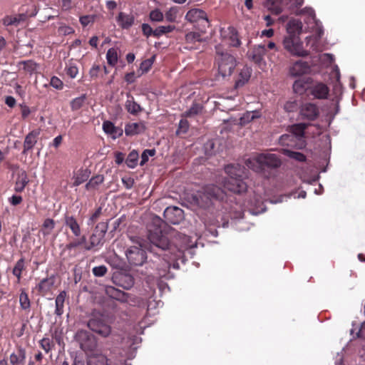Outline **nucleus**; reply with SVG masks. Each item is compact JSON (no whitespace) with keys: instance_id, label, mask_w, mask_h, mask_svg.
<instances>
[{"instance_id":"39448f33","label":"nucleus","mask_w":365,"mask_h":365,"mask_svg":"<svg viewBox=\"0 0 365 365\" xmlns=\"http://www.w3.org/2000/svg\"><path fill=\"white\" fill-rule=\"evenodd\" d=\"M302 13L307 15L306 22L309 24V28L314 33L312 36L306 38L307 46H309L313 51H317L319 48V40L324 33L322 25L316 19L315 12L313 9L306 7L302 10Z\"/></svg>"},{"instance_id":"2eb2a0df","label":"nucleus","mask_w":365,"mask_h":365,"mask_svg":"<svg viewBox=\"0 0 365 365\" xmlns=\"http://www.w3.org/2000/svg\"><path fill=\"white\" fill-rule=\"evenodd\" d=\"M168 223L178 225L184 219V212L182 209L173 206L168 207L163 213Z\"/></svg>"},{"instance_id":"72a5a7b5","label":"nucleus","mask_w":365,"mask_h":365,"mask_svg":"<svg viewBox=\"0 0 365 365\" xmlns=\"http://www.w3.org/2000/svg\"><path fill=\"white\" fill-rule=\"evenodd\" d=\"M28 182L29 179L25 171H21L17 175L14 187L15 190L16 192H22L24 190L26 185L28 184Z\"/></svg>"},{"instance_id":"ddd939ff","label":"nucleus","mask_w":365,"mask_h":365,"mask_svg":"<svg viewBox=\"0 0 365 365\" xmlns=\"http://www.w3.org/2000/svg\"><path fill=\"white\" fill-rule=\"evenodd\" d=\"M105 292L109 297L122 302H127L130 304H135V303L134 297L113 286H106L105 287Z\"/></svg>"},{"instance_id":"7ed1b4c3","label":"nucleus","mask_w":365,"mask_h":365,"mask_svg":"<svg viewBox=\"0 0 365 365\" xmlns=\"http://www.w3.org/2000/svg\"><path fill=\"white\" fill-rule=\"evenodd\" d=\"M248 168L260 173L264 167L277 168L282 164L279 158L274 153H260L247 158L245 161Z\"/></svg>"},{"instance_id":"69168bd1","label":"nucleus","mask_w":365,"mask_h":365,"mask_svg":"<svg viewBox=\"0 0 365 365\" xmlns=\"http://www.w3.org/2000/svg\"><path fill=\"white\" fill-rule=\"evenodd\" d=\"M41 348L48 353L52 347V342L48 338H43L40 341Z\"/></svg>"},{"instance_id":"c756f323","label":"nucleus","mask_w":365,"mask_h":365,"mask_svg":"<svg viewBox=\"0 0 365 365\" xmlns=\"http://www.w3.org/2000/svg\"><path fill=\"white\" fill-rule=\"evenodd\" d=\"M125 109L133 115H137L142 110L141 106L137 103L133 96L128 95V99L125 103Z\"/></svg>"},{"instance_id":"c9c22d12","label":"nucleus","mask_w":365,"mask_h":365,"mask_svg":"<svg viewBox=\"0 0 365 365\" xmlns=\"http://www.w3.org/2000/svg\"><path fill=\"white\" fill-rule=\"evenodd\" d=\"M66 298V292L65 291L61 292L56 298L55 314L57 316H61L63 314V307Z\"/></svg>"},{"instance_id":"4468645a","label":"nucleus","mask_w":365,"mask_h":365,"mask_svg":"<svg viewBox=\"0 0 365 365\" xmlns=\"http://www.w3.org/2000/svg\"><path fill=\"white\" fill-rule=\"evenodd\" d=\"M185 19L190 22H200L203 29L209 26V21L207 14L202 9H192L187 11Z\"/></svg>"},{"instance_id":"5701e85b","label":"nucleus","mask_w":365,"mask_h":365,"mask_svg":"<svg viewBox=\"0 0 365 365\" xmlns=\"http://www.w3.org/2000/svg\"><path fill=\"white\" fill-rule=\"evenodd\" d=\"M203 41L202 34L196 31L188 32L185 35V42L190 46H187L186 48L189 49H199L197 46H192L195 43H200Z\"/></svg>"},{"instance_id":"58836bf2","label":"nucleus","mask_w":365,"mask_h":365,"mask_svg":"<svg viewBox=\"0 0 365 365\" xmlns=\"http://www.w3.org/2000/svg\"><path fill=\"white\" fill-rule=\"evenodd\" d=\"M297 140L295 138L294 135H292L291 133L281 135L279 140V142L282 145H287L289 147L297 146Z\"/></svg>"},{"instance_id":"f257e3e1","label":"nucleus","mask_w":365,"mask_h":365,"mask_svg":"<svg viewBox=\"0 0 365 365\" xmlns=\"http://www.w3.org/2000/svg\"><path fill=\"white\" fill-rule=\"evenodd\" d=\"M225 170L228 175L222 182L225 189L237 194L247 191V185L242 180V178L246 175L245 167L239 164H231L225 166Z\"/></svg>"},{"instance_id":"49530a36","label":"nucleus","mask_w":365,"mask_h":365,"mask_svg":"<svg viewBox=\"0 0 365 365\" xmlns=\"http://www.w3.org/2000/svg\"><path fill=\"white\" fill-rule=\"evenodd\" d=\"M138 153L135 150H132L125 160V163L130 168H134L138 163Z\"/></svg>"},{"instance_id":"a19ab883","label":"nucleus","mask_w":365,"mask_h":365,"mask_svg":"<svg viewBox=\"0 0 365 365\" xmlns=\"http://www.w3.org/2000/svg\"><path fill=\"white\" fill-rule=\"evenodd\" d=\"M251 206L255 207L257 210H250L249 212L252 215H258L259 213L263 212L265 209L262 207L263 205V198L261 196H257L255 199L254 201H250Z\"/></svg>"},{"instance_id":"a878e982","label":"nucleus","mask_w":365,"mask_h":365,"mask_svg":"<svg viewBox=\"0 0 365 365\" xmlns=\"http://www.w3.org/2000/svg\"><path fill=\"white\" fill-rule=\"evenodd\" d=\"M309 68L307 63L302 61H296L290 68L289 73L293 76H299L306 73Z\"/></svg>"},{"instance_id":"9d476101","label":"nucleus","mask_w":365,"mask_h":365,"mask_svg":"<svg viewBox=\"0 0 365 365\" xmlns=\"http://www.w3.org/2000/svg\"><path fill=\"white\" fill-rule=\"evenodd\" d=\"M142 244L138 242V245L130 246L126 251V257L131 265L141 266L145 262L147 256Z\"/></svg>"},{"instance_id":"f3484780","label":"nucleus","mask_w":365,"mask_h":365,"mask_svg":"<svg viewBox=\"0 0 365 365\" xmlns=\"http://www.w3.org/2000/svg\"><path fill=\"white\" fill-rule=\"evenodd\" d=\"M220 35L222 38L227 41V43L232 46H239L240 41L237 36L236 29L232 26L222 28L220 30Z\"/></svg>"},{"instance_id":"4d7b16f0","label":"nucleus","mask_w":365,"mask_h":365,"mask_svg":"<svg viewBox=\"0 0 365 365\" xmlns=\"http://www.w3.org/2000/svg\"><path fill=\"white\" fill-rule=\"evenodd\" d=\"M333 76L336 78V83L334 85V89L336 92H341V86L339 82L340 73H339V69L337 66H335V68L333 71Z\"/></svg>"},{"instance_id":"e2e57ef3","label":"nucleus","mask_w":365,"mask_h":365,"mask_svg":"<svg viewBox=\"0 0 365 365\" xmlns=\"http://www.w3.org/2000/svg\"><path fill=\"white\" fill-rule=\"evenodd\" d=\"M92 271L96 277H103L107 272V267L104 265L98 266L93 267Z\"/></svg>"},{"instance_id":"338daca9","label":"nucleus","mask_w":365,"mask_h":365,"mask_svg":"<svg viewBox=\"0 0 365 365\" xmlns=\"http://www.w3.org/2000/svg\"><path fill=\"white\" fill-rule=\"evenodd\" d=\"M58 33L63 35H68L74 32V30L71 26L62 24L59 26Z\"/></svg>"},{"instance_id":"052dcab7","label":"nucleus","mask_w":365,"mask_h":365,"mask_svg":"<svg viewBox=\"0 0 365 365\" xmlns=\"http://www.w3.org/2000/svg\"><path fill=\"white\" fill-rule=\"evenodd\" d=\"M66 73L71 78H74L78 73V69L76 65L70 63L66 67Z\"/></svg>"},{"instance_id":"b1692460","label":"nucleus","mask_w":365,"mask_h":365,"mask_svg":"<svg viewBox=\"0 0 365 365\" xmlns=\"http://www.w3.org/2000/svg\"><path fill=\"white\" fill-rule=\"evenodd\" d=\"M103 130L106 133L110 135L113 139H116L123 134L121 128L115 127L112 122L108 120L103 123Z\"/></svg>"},{"instance_id":"4be33fe9","label":"nucleus","mask_w":365,"mask_h":365,"mask_svg":"<svg viewBox=\"0 0 365 365\" xmlns=\"http://www.w3.org/2000/svg\"><path fill=\"white\" fill-rule=\"evenodd\" d=\"M40 134L38 130L31 131L25 138L24 142L23 154H26L29 150H31L37 143L38 137Z\"/></svg>"},{"instance_id":"13d9d810","label":"nucleus","mask_w":365,"mask_h":365,"mask_svg":"<svg viewBox=\"0 0 365 365\" xmlns=\"http://www.w3.org/2000/svg\"><path fill=\"white\" fill-rule=\"evenodd\" d=\"M202 110V107L199 104H194L185 113L186 117H192L198 114Z\"/></svg>"},{"instance_id":"e433bc0d","label":"nucleus","mask_w":365,"mask_h":365,"mask_svg":"<svg viewBox=\"0 0 365 365\" xmlns=\"http://www.w3.org/2000/svg\"><path fill=\"white\" fill-rule=\"evenodd\" d=\"M104 177L102 175H97L90 179L86 185V189L91 191L96 190L98 187L103 182Z\"/></svg>"},{"instance_id":"7c9ffc66","label":"nucleus","mask_w":365,"mask_h":365,"mask_svg":"<svg viewBox=\"0 0 365 365\" xmlns=\"http://www.w3.org/2000/svg\"><path fill=\"white\" fill-rule=\"evenodd\" d=\"M26 15L20 14L14 16H6L3 19V24L5 26H18L21 21H25Z\"/></svg>"},{"instance_id":"5fc2aeb1","label":"nucleus","mask_w":365,"mask_h":365,"mask_svg":"<svg viewBox=\"0 0 365 365\" xmlns=\"http://www.w3.org/2000/svg\"><path fill=\"white\" fill-rule=\"evenodd\" d=\"M155 154V149H146L145 150L141 155V160L140 165L142 166L145 165L149 159V157H152Z\"/></svg>"},{"instance_id":"37998d69","label":"nucleus","mask_w":365,"mask_h":365,"mask_svg":"<svg viewBox=\"0 0 365 365\" xmlns=\"http://www.w3.org/2000/svg\"><path fill=\"white\" fill-rule=\"evenodd\" d=\"M20 65L22 66L21 68L23 70L31 75L36 73L38 68V65L31 60L23 61L20 63Z\"/></svg>"},{"instance_id":"c85d7f7f","label":"nucleus","mask_w":365,"mask_h":365,"mask_svg":"<svg viewBox=\"0 0 365 365\" xmlns=\"http://www.w3.org/2000/svg\"><path fill=\"white\" fill-rule=\"evenodd\" d=\"M90 172L88 169L81 168L73 174V186H78L85 181H86L89 177Z\"/></svg>"},{"instance_id":"ea45409f","label":"nucleus","mask_w":365,"mask_h":365,"mask_svg":"<svg viewBox=\"0 0 365 365\" xmlns=\"http://www.w3.org/2000/svg\"><path fill=\"white\" fill-rule=\"evenodd\" d=\"M106 60L110 66H115L118 60V51L117 48H110L106 53Z\"/></svg>"},{"instance_id":"f704fd0d","label":"nucleus","mask_w":365,"mask_h":365,"mask_svg":"<svg viewBox=\"0 0 365 365\" xmlns=\"http://www.w3.org/2000/svg\"><path fill=\"white\" fill-rule=\"evenodd\" d=\"M65 224L71 229L74 236L79 237L81 235L80 225L73 216L66 217Z\"/></svg>"},{"instance_id":"de8ad7c7","label":"nucleus","mask_w":365,"mask_h":365,"mask_svg":"<svg viewBox=\"0 0 365 365\" xmlns=\"http://www.w3.org/2000/svg\"><path fill=\"white\" fill-rule=\"evenodd\" d=\"M53 284L54 280L53 278L43 279L38 284L39 290L43 292H46L53 287Z\"/></svg>"},{"instance_id":"6e6d98bb","label":"nucleus","mask_w":365,"mask_h":365,"mask_svg":"<svg viewBox=\"0 0 365 365\" xmlns=\"http://www.w3.org/2000/svg\"><path fill=\"white\" fill-rule=\"evenodd\" d=\"M164 15L160 9H154L150 13V19L152 21L160 22L163 20Z\"/></svg>"},{"instance_id":"cd10ccee","label":"nucleus","mask_w":365,"mask_h":365,"mask_svg":"<svg viewBox=\"0 0 365 365\" xmlns=\"http://www.w3.org/2000/svg\"><path fill=\"white\" fill-rule=\"evenodd\" d=\"M145 125L142 123H128L125 127V133L126 135H134L144 132Z\"/></svg>"},{"instance_id":"774afa93","label":"nucleus","mask_w":365,"mask_h":365,"mask_svg":"<svg viewBox=\"0 0 365 365\" xmlns=\"http://www.w3.org/2000/svg\"><path fill=\"white\" fill-rule=\"evenodd\" d=\"M19 106L21 108V117L24 119L26 118L31 113V109L24 103L20 104Z\"/></svg>"},{"instance_id":"1a4fd4ad","label":"nucleus","mask_w":365,"mask_h":365,"mask_svg":"<svg viewBox=\"0 0 365 365\" xmlns=\"http://www.w3.org/2000/svg\"><path fill=\"white\" fill-rule=\"evenodd\" d=\"M108 225L107 222H99L95 227L93 233L90 237V243L86 245L84 249L86 250H91L95 247L102 246L104 242V237L107 232Z\"/></svg>"},{"instance_id":"3c124183","label":"nucleus","mask_w":365,"mask_h":365,"mask_svg":"<svg viewBox=\"0 0 365 365\" xmlns=\"http://www.w3.org/2000/svg\"><path fill=\"white\" fill-rule=\"evenodd\" d=\"M178 8L173 6L170 8L165 14V19L169 22H175L177 20Z\"/></svg>"},{"instance_id":"0eeeda50","label":"nucleus","mask_w":365,"mask_h":365,"mask_svg":"<svg viewBox=\"0 0 365 365\" xmlns=\"http://www.w3.org/2000/svg\"><path fill=\"white\" fill-rule=\"evenodd\" d=\"M161 219L155 217L153 220V227L150 225L148 227V239L150 242L161 252H165L166 249L169 248V242L168 238L163 234L162 230L160 227Z\"/></svg>"},{"instance_id":"2f4dec72","label":"nucleus","mask_w":365,"mask_h":365,"mask_svg":"<svg viewBox=\"0 0 365 365\" xmlns=\"http://www.w3.org/2000/svg\"><path fill=\"white\" fill-rule=\"evenodd\" d=\"M26 359L25 350L19 348L16 353L10 355V362L12 365H24Z\"/></svg>"},{"instance_id":"412c9836","label":"nucleus","mask_w":365,"mask_h":365,"mask_svg":"<svg viewBox=\"0 0 365 365\" xmlns=\"http://www.w3.org/2000/svg\"><path fill=\"white\" fill-rule=\"evenodd\" d=\"M306 128L307 125L305 123L295 124L290 128V133L292 135H294L295 138L299 141V145H298V148H299L305 145L303 136Z\"/></svg>"},{"instance_id":"79ce46f5","label":"nucleus","mask_w":365,"mask_h":365,"mask_svg":"<svg viewBox=\"0 0 365 365\" xmlns=\"http://www.w3.org/2000/svg\"><path fill=\"white\" fill-rule=\"evenodd\" d=\"M282 153L290 159L294 160L296 161L304 162L306 160L305 155L302 153L293 151L289 149H283Z\"/></svg>"},{"instance_id":"bf43d9fd","label":"nucleus","mask_w":365,"mask_h":365,"mask_svg":"<svg viewBox=\"0 0 365 365\" xmlns=\"http://www.w3.org/2000/svg\"><path fill=\"white\" fill-rule=\"evenodd\" d=\"M153 63V58H148L143 61L140 65V70L142 71V73L148 72L151 68Z\"/></svg>"},{"instance_id":"dca6fc26","label":"nucleus","mask_w":365,"mask_h":365,"mask_svg":"<svg viewBox=\"0 0 365 365\" xmlns=\"http://www.w3.org/2000/svg\"><path fill=\"white\" fill-rule=\"evenodd\" d=\"M266 54V48L264 45L259 44L255 46L250 54V58L258 65V66L264 69L266 66L264 56Z\"/></svg>"},{"instance_id":"a18cd8bd","label":"nucleus","mask_w":365,"mask_h":365,"mask_svg":"<svg viewBox=\"0 0 365 365\" xmlns=\"http://www.w3.org/2000/svg\"><path fill=\"white\" fill-rule=\"evenodd\" d=\"M175 29V26L173 25L159 26L155 29H154V36L158 38L163 34L173 31Z\"/></svg>"},{"instance_id":"864d4df0","label":"nucleus","mask_w":365,"mask_h":365,"mask_svg":"<svg viewBox=\"0 0 365 365\" xmlns=\"http://www.w3.org/2000/svg\"><path fill=\"white\" fill-rule=\"evenodd\" d=\"M86 237L85 236H82L79 239H77L76 240H73L68 244L66 245V247L68 250H72L78 246H81L86 243Z\"/></svg>"},{"instance_id":"473e14b6","label":"nucleus","mask_w":365,"mask_h":365,"mask_svg":"<svg viewBox=\"0 0 365 365\" xmlns=\"http://www.w3.org/2000/svg\"><path fill=\"white\" fill-rule=\"evenodd\" d=\"M251 73H252V69L251 68L245 66H244L240 73H239V76H238V78L236 81V86L239 87V86H243L245 83H246L250 76H251Z\"/></svg>"},{"instance_id":"aec40b11","label":"nucleus","mask_w":365,"mask_h":365,"mask_svg":"<svg viewBox=\"0 0 365 365\" xmlns=\"http://www.w3.org/2000/svg\"><path fill=\"white\" fill-rule=\"evenodd\" d=\"M300 115L304 119L312 120L318 116L319 110L316 105L311 103H307L302 106Z\"/></svg>"},{"instance_id":"0e129e2a","label":"nucleus","mask_w":365,"mask_h":365,"mask_svg":"<svg viewBox=\"0 0 365 365\" xmlns=\"http://www.w3.org/2000/svg\"><path fill=\"white\" fill-rule=\"evenodd\" d=\"M95 20V16L93 15H86L80 17V23L85 27L89 24L93 23Z\"/></svg>"},{"instance_id":"603ef678","label":"nucleus","mask_w":365,"mask_h":365,"mask_svg":"<svg viewBox=\"0 0 365 365\" xmlns=\"http://www.w3.org/2000/svg\"><path fill=\"white\" fill-rule=\"evenodd\" d=\"M19 302L21 309L27 310L30 308V300L29 299L28 294L24 291H22L20 294Z\"/></svg>"},{"instance_id":"6ab92c4d","label":"nucleus","mask_w":365,"mask_h":365,"mask_svg":"<svg viewBox=\"0 0 365 365\" xmlns=\"http://www.w3.org/2000/svg\"><path fill=\"white\" fill-rule=\"evenodd\" d=\"M108 358L103 348L87 356V365H108Z\"/></svg>"},{"instance_id":"f03ea898","label":"nucleus","mask_w":365,"mask_h":365,"mask_svg":"<svg viewBox=\"0 0 365 365\" xmlns=\"http://www.w3.org/2000/svg\"><path fill=\"white\" fill-rule=\"evenodd\" d=\"M291 26H293L296 30H302V23L299 21H291L288 24L287 35H286L282 41L284 48L292 56L304 57L309 55V52L304 48L303 42L302 41L299 34L294 32H291Z\"/></svg>"},{"instance_id":"423d86ee","label":"nucleus","mask_w":365,"mask_h":365,"mask_svg":"<svg viewBox=\"0 0 365 365\" xmlns=\"http://www.w3.org/2000/svg\"><path fill=\"white\" fill-rule=\"evenodd\" d=\"M215 49L218 74L223 78L229 77L236 66V60L232 55L225 51L220 45L216 46Z\"/></svg>"},{"instance_id":"bb28decb","label":"nucleus","mask_w":365,"mask_h":365,"mask_svg":"<svg viewBox=\"0 0 365 365\" xmlns=\"http://www.w3.org/2000/svg\"><path fill=\"white\" fill-rule=\"evenodd\" d=\"M117 22L123 29H129L134 23V17L131 14L120 12L117 17Z\"/></svg>"},{"instance_id":"09e8293b","label":"nucleus","mask_w":365,"mask_h":365,"mask_svg":"<svg viewBox=\"0 0 365 365\" xmlns=\"http://www.w3.org/2000/svg\"><path fill=\"white\" fill-rule=\"evenodd\" d=\"M86 99V95H82L73 99L71 102V107L73 110H79L83 106Z\"/></svg>"},{"instance_id":"20e7f679","label":"nucleus","mask_w":365,"mask_h":365,"mask_svg":"<svg viewBox=\"0 0 365 365\" xmlns=\"http://www.w3.org/2000/svg\"><path fill=\"white\" fill-rule=\"evenodd\" d=\"M226 194L223 190L214 185H209L198 191L193 197L197 205L206 209L210 207L214 200H224Z\"/></svg>"},{"instance_id":"9b49d317","label":"nucleus","mask_w":365,"mask_h":365,"mask_svg":"<svg viewBox=\"0 0 365 365\" xmlns=\"http://www.w3.org/2000/svg\"><path fill=\"white\" fill-rule=\"evenodd\" d=\"M163 257L165 260V268L163 270L160 271V277H167L166 269H169L170 267L173 269H179V264L176 262L178 260H181L182 262H185V258L183 255V252L181 250H178L176 252L173 253L171 252H168V253L163 254Z\"/></svg>"},{"instance_id":"8fccbe9b","label":"nucleus","mask_w":365,"mask_h":365,"mask_svg":"<svg viewBox=\"0 0 365 365\" xmlns=\"http://www.w3.org/2000/svg\"><path fill=\"white\" fill-rule=\"evenodd\" d=\"M24 269V259L21 258L16 262V263L13 269V272H12L13 274L17 277L18 282H19L21 279V272Z\"/></svg>"},{"instance_id":"680f3d73","label":"nucleus","mask_w":365,"mask_h":365,"mask_svg":"<svg viewBox=\"0 0 365 365\" xmlns=\"http://www.w3.org/2000/svg\"><path fill=\"white\" fill-rule=\"evenodd\" d=\"M297 108H298V105L295 101H287L284 105V109L288 113H291V112H294V111L297 110Z\"/></svg>"},{"instance_id":"4c0bfd02","label":"nucleus","mask_w":365,"mask_h":365,"mask_svg":"<svg viewBox=\"0 0 365 365\" xmlns=\"http://www.w3.org/2000/svg\"><path fill=\"white\" fill-rule=\"evenodd\" d=\"M261 115L262 114L258 110L247 111L240 118V123L241 125H245L256 118H260Z\"/></svg>"},{"instance_id":"a211bd4d","label":"nucleus","mask_w":365,"mask_h":365,"mask_svg":"<svg viewBox=\"0 0 365 365\" xmlns=\"http://www.w3.org/2000/svg\"><path fill=\"white\" fill-rule=\"evenodd\" d=\"M115 285L121 287L125 289H130L134 284V279L132 275L125 272L115 274L113 277Z\"/></svg>"},{"instance_id":"6e6552de","label":"nucleus","mask_w":365,"mask_h":365,"mask_svg":"<svg viewBox=\"0 0 365 365\" xmlns=\"http://www.w3.org/2000/svg\"><path fill=\"white\" fill-rule=\"evenodd\" d=\"M76 339L80 347L85 351L86 356L91 352H94L100 349L96 338L90 332L85 330H80L76 334Z\"/></svg>"},{"instance_id":"c03bdc74","label":"nucleus","mask_w":365,"mask_h":365,"mask_svg":"<svg viewBox=\"0 0 365 365\" xmlns=\"http://www.w3.org/2000/svg\"><path fill=\"white\" fill-rule=\"evenodd\" d=\"M55 222L53 220L47 218L44 220L42 228L41 230V232L43 235L46 236L51 233L52 230L55 227Z\"/></svg>"},{"instance_id":"393cba45","label":"nucleus","mask_w":365,"mask_h":365,"mask_svg":"<svg viewBox=\"0 0 365 365\" xmlns=\"http://www.w3.org/2000/svg\"><path fill=\"white\" fill-rule=\"evenodd\" d=\"M311 93L316 98L325 99L329 94V88L325 84L319 83L312 86Z\"/></svg>"},{"instance_id":"f8f14e48","label":"nucleus","mask_w":365,"mask_h":365,"mask_svg":"<svg viewBox=\"0 0 365 365\" xmlns=\"http://www.w3.org/2000/svg\"><path fill=\"white\" fill-rule=\"evenodd\" d=\"M88 327L93 331L103 337H107L111 332V328L102 317H94L88 322Z\"/></svg>"}]
</instances>
